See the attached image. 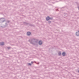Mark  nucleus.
Listing matches in <instances>:
<instances>
[{
  "instance_id": "4",
  "label": "nucleus",
  "mask_w": 79,
  "mask_h": 79,
  "mask_svg": "<svg viewBox=\"0 0 79 79\" xmlns=\"http://www.w3.org/2000/svg\"><path fill=\"white\" fill-rule=\"evenodd\" d=\"M76 35L77 36H79V31H78V32H76Z\"/></svg>"
},
{
  "instance_id": "3",
  "label": "nucleus",
  "mask_w": 79,
  "mask_h": 79,
  "mask_svg": "<svg viewBox=\"0 0 79 79\" xmlns=\"http://www.w3.org/2000/svg\"><path fill=\"white\" fill-rule=\"evenodd\" d=\"M27 34L28 36H29V35H30L31 34V33L29 31H28L27 32Z\"/></svg>"
},
{
  "instance_id": "8",
  "label": "nucleus",
  "mask_w": 79,
  "mask_h": 79,
  "mask_svg": "<svg viewBox=\"0 0 79 79\" xmlns=\"http://www.w3.org/2000/svg\"><path fill=\"white\" fill-rule=\"evenodd\" d=\"M58 54L59 56H61V52H59Z\"/></svg>"
},
{
  "instance_id": "5",
  "label": "nucleus",
  "mask_w": 79,
  "mask_h": 79,
  "mask_svg": "<svg viewBox=\"0 0 79 79\" xmlns=\"http://www.w3.org/2000/svg\"><path fill=\"white\" fill-rule=\"evenodd\" d=\"M50 19V17L48 16L46 18V21H48Z\"/></svg>"
},
{
  "instance_id": "14",
  "label": "nucleus",
  "mask_w": 79,
  "mask_h": 79,
  "mask_svg": "<svg viewBox=\"0 0 79 79\" xmlns=\"http://www.w3.org/2000/svg\"><path fill=\"white\" fill-rule=\"evenodd\" d=\"M33 63H34V62H33V61L31 62V64H32Z\"/></svg>"
},
{
  "instance_id": "1",
  "label": "nucleus",
  "mask_w": 79,
  "mask_h": 79,
  "mask_svg": "<svg viewBox=\"0 0 79 79\" xmlns=\"http://www.w3.org/2000/svg\"><path fill=\"white\" fill-rule=\"evenodd\" d=\"M29 42L31 44H32L33 45H35V46H38V44L41 45L42 44V41L41 40H40L39 42V40L36 38H33L31 40H29Z\"/></svg>"
},
{
  "instance_id": "12",
  "label": "nucleus",
  "mask_w": 79,
  "mask_h": 79,
  "mask_svg": "<svg viewBox=\"0 0 79 79\" xmlns=\"http://www.w3.org/2000/svg\"><path fill=\"white\" fill-rule=\"evenodd\" d=\"M28 64L29 65H30V66H31V63H28Z\"/></svg>"
},
{
  "instance_id": "16",
  "label": "nucleus",
  "mask_w": 79,
  "mask_h": 79,
  "mask_svg": "<svg viewBox=\"0 0 79 79\" xmlns=\"http://www.w3.org/2000/svg\"><path fill=\"white\" fill-rule=\"evenodd\" d=\"M78 10H79V7H78Z\"/></svg>"
},
{
  "instance_id": "2",
  "label": "nucleus",
  "mask_w": 79,
  "mask_h": 79,
  "mask_svg": "<svg viewBox=\"0 0 79 79\" xmlns=\"http://www.w3.org/2000/svg\"><path fill=\"white\" fill-rule=\"evenodd\" d=\"M5 21V19L4 18H1L0 19V23H3Z\"/></svg>"
},
{
  "instance_id": "10",
  "label": "nucleus",
  "mask_w": 79,
  "mask_h": 79,
  "mask_svg": "<svg viewBox=\"0 0 79 79\" xmlns=\"http://www.w3.org/2000/svg\"><path fill=\"white\" fill-rule=\"evenodd\" d=\"M50 19H51V20L53 19V18L52 17L50 18Z\"/></svg>"
},
{
  "instance_id": "17",
  "label": "nucleus",
  "mask_w": 79,
  "mask_h": 79,
  "mask_svg": "<svg viewBox=\"0 0 79 79\" xmlns=\"http://www.w3.org/2000/svg\"><path fill=\"white\" fill-rule=\"evenodd\" d=\"M78 72L79 73V70L78 71Z\"/></svg>"
},
{
  "instance_id": "6",
  "label": "nucleus",
  "mask_w": 79,
  "mask_h": 79,
  "mask_svg": "<svg viewBox=\"0 0 79 79\" xmlns=\"http://www.w3.org/2000/svg\"><path fill=\"white\" fill-rule=\"evenodd\" d=\"M62 55L63 56H64L65 55H66V53L65 52H64L62 53Z\"/></svg>"
},
{
  "instance_id": "15",
  "label": "nucleus",
  "mask_w": 79,
  "mask_h": 79,
  "mask_svg": "<svg viewBox=\"0 0 79 79\" xmlns=\"http://www.w3.org/2000/svg\"><path fill=\"white\" fill-rule=\"evenodd\" d=\"M6 26H7L8 25L7 24V23H6Z\"/></svg>"
},
{
  "instance_id": "18",
  "label": "nucleus",
  "mask_w": 79,
  "mask_h": 79,
  "mask_svg": "<svg viewBox=\"0 0 79 79\" xmlns=\"http://www.w3.org/2000/svg\"><path fill=\"white\" fill-rule=\"evenodd\" d=\"M38 64H39V63H38Z\"/></svg>"
},
{
  "instance_id": "7",
  "label": "nucleus",
  "mask_w": 79,
  "mask_h": 79,
  "mask_svg": "<svg viewBox=\"0 0 79 79\" xmlns=\"http://www.w3.org/2000/svg\"><path fill=\"white\" fill-rule=\"evenodd\" d=\"M0 44L1 45H4V42H2L1 43H0Z\"/></svg>"
},
{
  "instance_id": "13",
  "label": "nucleus",
  "mask_w": 79,
  "mask_h": 79,
  "mask_svg": "<svg viewBox=\"0 0 79 79\" xmlns=\"http://www.w3.org/2000/svg\"><path fill=\"white\" fill-rule=\"evenodd\" d=\"M7 48H8V49H10V47H8Z\"/></svg>"
},
{
  "instance_id": "11",
  "label": "nucleus",
  "mask_w": 79,
  "mask_h": 79,
  "mask_svg": "<svg viewBox=\"0 0 79 79\" xmlns=\"http://www.w3.org/2000/svg\"><path fill=\"white\" fill-rule=\"evenodd\" d=\"M10 21L9 20H8L7 21V23H10Z\"/></svg>"
},
{
  "instance_id": "9",
  "label": "nucleus",
  "mask_w": 79,
  "mask_h": 79,
  "mask_svg": "<svg viewBox=\"0 0 79 79\" xmlns=\"http://www.w3.org/2000/svg\"><path fill=\"white\" fill-rule=\"evenodd\" d=\"M52 23V22L51 21H48L49 24H50V23Z\"/></svg>"
}]
</instances>
